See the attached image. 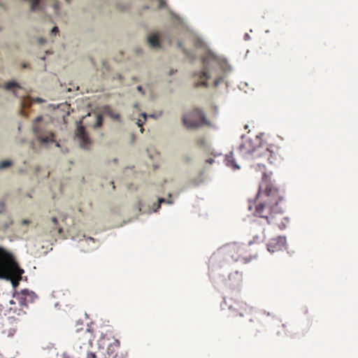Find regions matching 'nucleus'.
<instances>
[{"label":"nucleus","instance_id":"c756f323","mask_svg":"<svg viewBox=\"0 0 358 358\" xmlns=\"http://www.w3.org/2000/svg\"><path fill=\"white\" fill-rule=\"evenodd\" d=\"M4 210V204L2 202H0V213H1Z\"/></svg>","mask_w":358,"mask_h":358},{"label":"nucleus","instance_id":"f257e3e1","mask_svg":"<svg viewBox=\"0 0 358 358\" xmlns=\"http://www.w3.org/2000/svg\"><path fill=\"white\" fill-rule=\"evenodd\" d=\"M253 167L262 173V182L256 197L255 215L264 218L268 224H273L280 229H284L288 220L283 215L282 193L275 187L269 175L265 172L264 164L257 163Z\"/></svg>","mask_w":358,"mask_h":358},{"label":"nucleus","instance_id":"5701e85b","mask_svg":"<svg viewBox=\"0 0 358 358\" xmlns=\"http://www.w3.org/2000/svg\"><path fill=\"white\" fill-rule=\"evenodd\" d=\"M11 165L10 161H3L0 163V169L8 167Z\"/></svg>","mask_w":358,"mask_h":358},{"label":"nucleus","instance_id":"a19ab883","mask_svg":"<svg viewBox=\"0 0 358 358\" xmlns=\"http://www.w3.org/2000/svg\"><path fill=\"white\" fill-rule=\"evenodd\" d=\"M0 358H3V357H0Z\"/></svg>","mask_w":358,"mask_h":358},{"label":"nucleus","instance_id":"f8f14e48","mask_svg":"<svg viewBox=\"0 0 358 358\" xmlns=\"http://www.w3.org/2000/svg\"><path fill=\"white\" fill-rule=\"evenodd\" d=\"M286 239L285 237L278 236L270 240L267 245L268 250L270 252H275L280 250L285 245Z\"/></svg>","mask_w":358,"mask_h":358},{"label":"nucleus","instance_id":"4c0bfd02","mask_svg":"<svg viewBox=\"0 0 358 358\" xmlns=\"http://www.w3.org/2000/svg\"><path fill=\"white\" fill-rule=\"evenodd\" d=\"M40 43H43V39L40 40Z\"/></svg>","mask_w":358,"mask_h":358},{"label":"nucleus","instance_id":"6ab92c4d","mask_svg":"<svg viewBox=\"0 0 358 358\" xmlns=\"http://www.w3.org/2000/svg\"><path fill=\"white\" fill-rule=\"evenodd\" d=\"M162 203H171L172 201H171L169 200H166L164 198L159 199H158V204L156 206V204L154 203V205H153V208H154L153 211L154 212H156L160 208V204Z\"/></svg>","mask_w":358,"mask_h":358},{"label":"nucleus","instance_id":"6e6552de","mask_svg":"<svg viewBox=\"0 0 358 358\" xmlns=\"http://www.w3.org/2000/svg\"><path fill=\"white\" fill-rule=\"evenodd\" d=\"M227 260L238 261L245 255V245L237 243L227 244L222 247L219 252Z\"/></svg>","mask_w":358,"mask_h":358},{"label":"nucleus","instance_id":"9d476101","mask_svg":"<svg viewBox=\"0 0 358 358\" xmlns=\"http://www.w3.org/2000/svg\"><path fill=\"white\" fill-rule=\"evenodd\" d=\"M41 120V116L37 117L35 119V124ZM33 132L41 143H48L54 141V134L52 131H46L36 124L33 127Z\"/></svg>","mask_w":358,"mask_h":358},{"label":"nucleus","instance_id":"bb28decb","mask_svg":"<svg viewBox=\"0 0 358 358\" xmlns=\"http://www.w3.org/2000/svg\"><path fill=\"white\" fill-rule=\"evenodd\" d=\"M51 221H52V222L53 223V224H54L55 227L57 225V224H58V221H57V217H52V218H51Z\"/></svg>","mask_w":358,"mask_h":358},{"label":"nucleus","instance_id":"cd10ccee","mask_svg":"<svg viewBox=\"0 0 358 358\" xmlns=\"http://www.w3.org/2000/svg\"><path fill=\"white\" fill-rule=\"evenodd\" d=\"M34 101L35 102H37V103H43V102H45V100H43V99L39 98V97H37V98L34 99Z\"/></svg>","mask_w":358,"mask_h":358},{"label":"nucleus","instance_id":"412c9836","mask_svg":"<svg viewBox=\"0 0 358 358\" xmlns=\"http://www.w3.org/2000/svg\"><path fill=\"white\" fill-rule=\"evenodd\" d=\"M102 117L100 115H96V122L94 125L95 128L100 127L102 125Z\"/></svg>","mask_w":358,"mask_h":358},{"label":"nucleus","instance_id":"9b49d317","mask_svg":"<svg viewBox=\"0 0 358 358\" xmlns=\"http://www.w3.org/2000/svg\"><path fill=\"white\" fill-rule=\"evenodd\" d=\"M17 328V321L14 317H7L3 320L0 327L1 333L7 336L12 337L13 336Z\"/></svg>","mask_w":358,"mask_h":358},{"label":"nucleus","instance_id":"39448f33","mask_svg":"<svg viewBox=\"0 0 358 358\" xmlns=\"http://www.w3.org/2000/svg\"><path fill=\"white\" fill-rule=\"evenodd\" d=\"M99 353L102 358L122 357L117 355L120 343L114 336L107 334L102 336L98 342Z\"/></svg>","mask_w":358,"mask_h":358},{"label":"nucleus","instance_id":"7ed1b4c3","mask_svg":"<svg viewBox=\"0 0 358 358\" xmlns=\"http://www.w3.org/2000/svg\"><path fill=\"white\" fill-rule=\"evenodd\" d=\"M23 273L24 270L13 255L0 247V278L10 280L13 288H16Z\"/></svg>","mask_w":358,"mask_h":358},{"label":"nucleus","instance_id":"c85d7f7f","mask_svg":"<svg viewBox=\"0 0 358 358\" xmlns=\"http://www.w3.org/2000/svg\"><path fill=\"white\" fill-rule=\"evenodd\" d=\"M206 162L210 164H212L213 163H214L215 160L213 158H209V159H206Z\"/></svg>","mask_w":358,"mask_h":358},{"label":"nucleus","instance_id":"20e7f679","mask_svg":"<svg viewBox=\"0 0 358 358\" xmlns=\"http://www.w3.org/2000/svg\"><path fill=\"white\" fill-rule=\"evenodd\" d=\"M76 345L78 349L76 352V358H96L94 353L90 352V348L92 345L94 338L93 331L86 328L78 331L76 336Z\"/></svg>","mask_w":358,"mask_h":358},{"label":"nucleus","instance_id":"dca6fc26","mask_svg":"<svg viewBox=\"0 0 358 358\" xmlns=\"http://www.w3.org/2000/svg\"><path fill=\"white\" fill-rule=\"evenodd\" d=\"M192 159L193 155L191 152L184 154L180 158L181 162L184 164H189L192 161Z\"/></svg>","mask_w":358,"mask_h":358},{"label":"nucleus","instance_id":"ea45409f","mask_svg":"<svg viewBox=\"0 0 358 358\" xmlns=\"http://www.w3.org/2000/svg\"><path fill=\"white\" fill-rule=\"evenodd\" d=\"M65 358H70V357H65Z\"/></svg>","mask_w":358,"mask_h":358},{"label":"nucleus","instance_id":"423d86ee","mask_svg":"<svg viewBox=\"0 0 358 358\" xmlns=\"http://www.w3.org/2000/svg\"><path fill=\"white\" fill-rule=\"evenodd\" d=\"M203 62V70L199 73L194 74L195 76L198 77L199 80L196 86V87H207V80L210 79L209 71L210 69L214 68L218 64V59L215 55L211 52H207L202 58Z\"/></svg>","mask_w":358,"mask_h":358},{"label":"nucleus","instance_id":"a878e982","mask_svg":"<svg viewBox=\"0 0 358 358\" xmlns=\"http://www.w3.org/2000/svg\"><path fill=\"white\" fill-rule=\"evenodd\" d=\"M59 31V29H58V27H54L52 30H51V33L52 34H56L57 32Z\"/></svg>","mask_w":358,"mask_h":358},{"label":"nucleus","instance_id":"e433bc0d","mask_svg":"<svg viewBox=\"0 0 358 358\" xmlns=\"http://www.w3.org/2000/svg\"><path fill=\"white\" fill-rule=\"evenodd\" d=\"M178 47H181V43H178Z\"/></svg>","mask_w":358,"mask_h":358},{"label":"nucleus","instance_id":"4be33fe9","mask_svg":"<svg viewBox=\"0 0 358 358\" xmlns=\"http://www.w3.org/2000/svg\"><path fill=\"white\" fill-rule=\"evenodd\" d=\"M31 1V10H36L39 6L40 0H29Z\"/></svg>","mask_w":358,"mask_h":358},{"label":"nucleus","instance_id":"7c9ffc66","mask_svg":"<svg viewBox=\"0 0 358 358\" xmlns=\"http://www.w3.org/2000/svg\"><path fill=\"white\" fill-rule=\"evenodd\" d=\"M137 90L141 93H144L143 91V87L140 85L137 87Z\"/></svg>","mask_w":358,"mask_h":358},{"label":"nucleus","instance_id":"473e14b6","mask_svg":"<svg viewBox=\"0 0 358 358\" xmlns=\"http://www.w3.org/2000/svg\"><path fill=\"white\" fill-rule=\"evenodd\" d=\"M28 66H29V64H27V63H23V64H22V69H26V68H27V67H28Z\"/></svg>","mask_w":358,"mask_h":358},{"label":"nucleus","instance_id":"b1692460","mask_svg":"<svg viewBox=\"0 0 358 358\" xmlns=\"http://www.w3.org/2000/svg\"><path fill=\"white\" fill-rule=\"evenodd\" d=\"M142 116H143V121H142L141 120H138V122H137V124L139 127H141L143 122L146 120V118H147V115L145 113H142Z\"/></svg>","mask_w":358,"mask_h":358},{"label":"nucleus","instance_id":"ddd939ff","mask_svg":"<svg viewBox=\"0 0 358 358\" xmlns=\"http://www.w3.org/2000/svg\"><path fill=\"white\" fill-rule=\"evenodd\" d=\"M76 136L80 141V146L83 148H88L90 145L91 141L85 132V128L83 126H78L76 131Z\"/></svg>","mask_w":358,"mask_h":358},{"label":"nucleus","instance_id":"f03ea898","mask_svg":"<svg viewBox=\"0 0 358 358\" xmlns=\"http://www.w3.org/2000/svg\"><path fill=\"white\" fill-rule=\"evenodd\" d=\"M262 134L243 136V142L239 146V150L245 154L257 152V156L266 159L270 164H274L280 159L278 153L279 149L275 150L268 148H263Z\"/></svg>","mask_w":358,"mask_h":358},{"label":"nucleus","instance_id":"58836bf2","mask_svg":"<svg viewBox=\"0 0 358 358\" xmlns=\"http://www.w3.org/2000/svg\"><path fill=\"white\" fill-rule=\"evenodd\" d=\"M115 358H122V357H115Z\"/></svg>","mask_w":358,"mask_h":358},{"label":"nucleus","instance_id":"0eeeda50","mask_svg":"<svg viewBox=\"0 0 358 358\" xmlns=\"http://www.w3.org/2000/svg\"><path fill=\"white\" fill-rule=\"evenodd\" d=\"M182 122L187 128L194 129L207 124L205 114L199 108H194L183 116Z\"/></svg>","mask_w":358,"mask_h":358},{"label":"nucleus","instance_id":"c9c22d12","mask_svg":"<svg viewBox=\"0 0 358 358\" xmlns=\"http://www.w3.org/2000/svg\"><path fill=\"white\" fill-rule=\"evenodd\" d=\"M62 228H59L58 229V232L60 234V233H62Z\"/></svg>","mask_w":358,"mask_h":358},{"label":"nucleus","instance_id":"f3484780","mask_svg":"<svg viewBox=\"0 0 358 358\" xmlns=\"http://www.w3.org/2000/svg\"><path fill=\"white\" fill-rule=\"evenodd\" d=\"M103 110L105 113L108 114L113 119L118 120L120 118V115L118 114L114 113L110 108L108 106L104 107Z\"/></svg>","mask_w":358,"mask_h":358},{"label":"nucleus","instance_id":"aec40b11","mask_svg":"<svg viewBox=\"0 0 358 358\" xmlns=\"http://www.w3.org/2000/svg\"><path fill=\"white\" fill-rule=\"evenodd\" d=\"M14 87H18V88L20 87L18 83H17L15 81L8 82L5 85V88L6 90H10Z\"/></svg>","mask_w":358,"mask_h":358},{"label":"nucleus","instance_id":"393cba45","mask_svg":"<svg viewBox=\"0 0 358 358\" xmlns=\"http://www.w3.org/2000/svg\"><path fill=\"white\" fill-rule=\"evenodd\" d=\"M158 3H159V6H158L159 8H162L165 6L166 3L164 0H158Z\"/></svg>","mask_w":358,"mask_h":358},{"label":"nucleus","instance_id":"a211bd4d","mask_svg":"<svg viewBox=\"0 0 358 358\" xmlns=\"http://www.w3.org/2000/svg\"><path fill=\"white\" fill-rule=\"evenodd\" d=\"M241 308L243 310V312H241L239 313V315L241 316H244L245 315L251 314L252 312L253 311L252 308L251 307H249L246 304H243V306H241Z\"/></svg>","mask_w":358,"mask_h":358},{"label":"nucleus","instance_id":"72a5a7b5","mask_svg":"<svg viewBox=\"0 0 358 358\" xmlns=\"http://www.w3.org/2000/svg\"><path fill=\"white\" fill-rule=\"evenodd\" d=\"M204 140L203 139H201L198 141V143H199L201 145H203L204 144Z\"/></svg>","mask_w":358,"mask_h":358},{"label":"nucleus","instance_id":"f704fd0d","mask_svg":"<svg viewBox=\"0 0 358 358\" xmlns=\"http://www.w3.org/2000/svg\"><path fill=\"white\" fill-rule=\"evenodd\" d=\"M265 237V235H264V229H263L262 231V239H264Z\"/></svg>","mask_w":358,"mask_h":358},{"label":"nucleus","instance_id":"2f4dec72","mask_svg":"<svg viewBox=\"0 0 358 358\" xmlns=\"http://www.w3.org/2000/svg\"><path fill=\"white\" fill-rule=\"evenodd\" d=\"M29 223V220H23L22 221V224H27Z\"/></svg>","mask_w":358,"mask_h":358},{"label":"nucleus","instance_id":"2eb2a0df","mask_svg":"<svg viewBox=\"0 0 358 358\" xmlns=\"http://www.w3.org/2000/svg\"><path fill=\"white\" fill-rule=\"evenodd\" d=\"M224 162L227 166L231 167L234 169H239V166L235 162L232 152H230L229 155H226Z\"/></svg>","mask_w":358,"mask_h":358},{"label":"nucleus","instance_id":"4468645a","mask_svg":"<svg viewBox=\"0 0 358 358\" xmlns=\"http://www.w3.org/2000/svg\"><path fill=\"white\" fill-rule=\"evenodd\" d=\"M148 43L153 48H160L159 38L157 34L151 33L148 37Z\"/></svg>","mask_w":358,"mask_h":358},{"label":"nucleus","instance_id":"1a4fd4ad","mask_svg":"<svg viewBox=\"0 0 358 358\" xmlns=\"http://www.w3.org/2000/svg\"><path fill=\"white\" fill-rule=\"evenodd\" d=\"M35 292H13L12 299L10 300L11 305H17L18 306L12 308L10 309H22L23 307L27 306L29 302L33 300L32 294Z\"/></svg>","mask_w":358,"mask_h":358}]
</instances>
